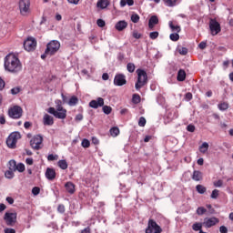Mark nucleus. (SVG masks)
Here are the masks:
<instances>
[{
    "label": "nucleus",
    "instance_id": "nucleus-1",
    "mask_svg": "<svg viewBox=\"0 0 233 233\" xmlns=\"http://www.w3.org/2000/svg\"><path fill=\"white\" fill-rule=\"evenodd\" d=\"M4 66L5 70H6V72H10L11 74H18V72L23 70L21 60H19V58L14 54H8L5 57Z\"/></svg>",
    "mask_w": 233,
    "mask_h": 233
},
{
    "label": "nucleus",
    "instance_id": "nucleus-2",
    "mask_svg": "<svg viewBox=\"0 0 233 233\" xmlns=\"http://www.w3.org/2000/svg\"><path fill=\"white\" fill-rule=\"evenodd\" d=\"M56 107H49L48 114H51L56 119H66V109L63 107L61 100H56Z\"/></svg>",
    "mask_w": 233,
    "mask_h": 233
},
{
    "label": "nucleus",
    "instance_id": "nucleus-3",
    "mask_svg": "<svg viewBox=\"0 0 233 233\" xmlns=\"http://www.w3.org/2000/svg\"><path fill=\"white\" fill-rule=\"evenodd\" d=\"M137 81L135 85V88L136 90H141V88H143V86L147 85L148 76H147V72L143 69H137Z\"/></svg>",
    "mask_w": 233,
    "mask_h": 233
},
{
    "label": "nucleus",
    "instance_id": "nucleus-4",
    "mask_svg": "<svg viewBox=\"0 0 233 233\" xmlns=\"http://www.w3.org/2000/svg\"><path fill=\"white\" fill-rule=\"evenodd\" d=\"M61 48V43L57 40H52L46 45V54H49V56H54L56 52H59Z\"/></svg>",
    "mask_w": 233,
    "mask_h": 233
},
{
    "label": "nucleus",
    "instance_id": "nucleus-5",
    "mask_svg": "<svg viewBox=\"0 0 233 233\" xmlns=\"http://www.w3.org/2000/svg\"><path fill=\"white\" fill-rule=\"evenodd\" d=\"M21 139L20 132H13L9 135L6 139V145L9 148H15V145H17V140Z\"/></svg>",
    "mask_w": 233,
    "mask_h": 233
},
{
    "label": "nucleus",
    "instance_id": "nucleus-6",
    "mask_svg": "<svg viewBox=\"0 0 233 233\" xmlns=\"http://www.w3.org/2000/svg\"><path fill=\"white\" fill-rule=\"evenodd\" d=\"M30 147L33 150H41L43 148V137L41 135L33 137L30 140Z\"/></svg>",
    "mask_w": 233,
    "mask_h": 233
},
{
    "label": "nucleus",
    "instance_id": "nucleus-7",
    "mask_svg": "<svg viewBox=\"0 0 233 233\" xmlns=\"http://www.w3.org/2000/svg\"><path fill=\"white\" fill-rule=\"evenodd\" d=\"M163 232V229L159 225H157V222L154 219H149L147 223V228H146V233H161Z\"/></svg>",
    "mask_w": 233,
    "mask_h": 233
},
{
    "label": "nucleus",
    "instance_id": "nucleus-8",
    "mask_svg": "<svg viewBox=\"0 0 233 233\" xmlns=\"http://www.w3.org/2000/svg\"><path fill=\"white\" fill-rule=\"evenodd\" d=\"M8 116L9 117H12V119H21L23 116V108L19 106H15L9 108Z\"/></svg>",
    "mask_w": 233,
    "mask_h": 233
},
{
    "label": "nucleus",
    "instance_id": "nucleus-9",
    "mask_svg": "<svg viewBox=\"0 0 233 233\" xmlns=\"http://www.w3.org/2000/svg\"><path fill=\"white\" fill-rule=\"evenodd\" d=\"M18 5L21 15H28L30 14V0H20Z\"/></svg>",
    "mask_w": 233,
    "mask_h": 233
},
{
    "label": "nucleus",
    "instance_id": "nucleus-10",
    "mask_svg": "<svg viewBox=\"0 0 233 233\" xmlns=\"http://www.w3.org/2000/svg\"><path fill=\"white\" fill-rule=\"evenodd\" d=\"M4 219L7 227H14V225H15V222L17 221V213L6 212L4 216Z\"/></svg>",
    "mask_w": 233,
    "mask_h": 233
},
{
    "label": "nucleus",
    "instance_id": "nucleus-11",
    "mask_svg": "<svg viewBox=\"0 0 233 233\" xmlns=\"http://www.w3.org/2000/svg\"><path fill=\"white\" fill-rule=\"evenodd\" d=\"M37 46V41L34 37H28L25 42H24V48L27 52H32L35 50V47Z\"/></svg>",
    "mask_w": 233,
    "mask_h": 233
},
{
    "label": "nucleus",
    "instance_id": "nucleus-12",
    "mask_svg": "<svg viewBox=\"0 0 233 233\" xmlns=\"http://www.w3.org/2000/svg\"><path fill=\"white\" fill-rule=\"evenodd\" d=\"M209 29L213 35H218L221 32V25L216 21V19H210L209 21Z\"/></svg>",
    "mask_w": 233,
    "mask_h": 233
},
{
    "label": "nucleus",
    "instance_id": "nucleus-13",
    "mask_svg": "<svg viewBox=\"0 0 233 233\" xmlns=\"http://www.w3.org/2000/svg\"><path fill=\"white\" fill-rule=\"evenodd\" d=\"M219 223V218L213 217V218H206L203 222V227L206 228H211V227H214Z\"/></svg>",
    "mask_w": 233,
    "mask_h": 233
},
{
    "label": "nucleus",
    "instance_id": "nucleus-14",
    "mask_svg": "<svg viewBox=\"0 0 233 233\" xmlns=\"http://www.w3.org/2000/svg\"><path fill=\"white\" fill-rule=\"evenodd\" d=\"M127 83V76L123 74L116 75L114 78V85L116 86H123Z\"/></svg>",
    "mask_w": 233,
    "mask_h": 233
},
{
    "label": "nucleus",
    "instance_id": "nucleus-15",
    "mask_svg": "<svg viewBox=\"0 0 233 233\" xmlns=\"http://www.w3.org/2000/svg\"><path fill=\"white\" fill-rule=\"evenodd\" d=\"M89 106L91 108H99V106H105V99L98 97L96 100H91L89 102Z\"/></svg>",
    "mask_w": 233,
    "mask_h": 233
},
{
    "label": "nucleus",
    "instance_id": "nucleus-16",
    "mask_svg": "<svg viewBox=\"0 0 233 233\" xmlns=\"http://www.w3.org/2000/svg\"><path fill=\"white\" fill-rule=\"evenodd\" d=\"M43 123L46 127H52L54 125V116L45 114L43 117Z\"/></svg>",
    "mask_w": 233,
    "mask_h": 233
},
{
    "label": "nucleus",
    "instance_id": "nucleus-17",
    "mask_svg": "<svg viewBox=\"0 0 233 233\" xmlns=\"http://www.w3.org/2000/svg\"><path fill=\"white\" fill-rule=\"evenodd\" d=\"M46 177L49 181H54V178L56 177V169L47 167L46 170Z\"/></svg>",
    "mask_w": 233,
    "mask_h": 233
},
{
    "label": "nucleus",
    "instance_id": "nucleus-18",
    "mask_svg": "<svg viewBox=\"0 0 233 233\" xmlns=\"http://www.w3.org/2000/svg\"><path fill=\"white\" fill-rule=\"evenodd\" d=\"M127 26H128V23L125 20H120L116 24L115 28L118 32H123Z\"/></svg>",
    "mask_w": 233,
    "mask_h": 233
},
{
    "label": "nucleus",
    "instance_id": "nucleus-19",
    "mask_svg": "<svg viewBox=\"0 0 233 233\" xmlns=\"http://www.w3.org/2000/svg\"><path fill=\"white\" fill-rule=\"evenodd\" d=\"M193 181H202L203 180V173L199 170L193 171L192 175Z\"/></svg>",
    "mask_w": 233,
    "mask_h": 233
},
{
    "label": "nucleus",
    "instance_id": "nucleus-20",
    "mask_svg": "<svg viewBox=\"0 0 233 233\" xmlns=\"http://www.w3.org/2000/svg\"><path fill=\"white\" fill-rule=\"evenodd\" d=\"M157 23H159V19L157 18V16L152 15L148 21V26H149L150 30H153L154 26H156V25H157Z\"/></svg>",
    "mask_w": 233,
    "mask_h": 233
},
{
    "label": "nucleus",
    "instance_id": "nucleus-21",
    "mask_svg": "<svg viewBox=\"0 0 233 233\" xmlns=\"http://www.w3.org/2000/svg\"><path fill=\"white\" fill-rule=\"evenodd\" d=\"M110 5V1L108 0H98L96 3L97 8H101V10H105V8Z\"/></svg>",
    "mask_w": 233,
    "mask_h": 233
},
{
    "label": "nucleus",
    "instance_id": "nucleus-22",
    "mask_svg": "<svg viewBox=\"0 0 233 233\" xmlns=\"http://www.w3.org/2000/svg\"><path fill=\"white\" fill-rule=\"evenodd\" d=\"M65 187L66 192L69 194H74V192H76V185H74L72 182H66Z\"/></svg>",
    "mask_w": 233,
    "mask_h": 233
},
{
    "label": "nucleus",
    "instance_id": "nucleus-23",
    "mask_svg": "<svg viewBox=\"0 0 233 233\" xmlns=\"http://www.w3.org/2000/svg\"><path fill=\"white\" fill-rule=\"evenodd\" d=\"M177 81H185V79H187V73L185 72V70L180 69L177 72Z\"/></svg>",
    "mask_w": 233,
    "mask_h": 233
},
{
    "label": "nucleus",
    "instance_id": "nucleus-24",
    "mask_svg": "<svg viewBox=\"0 0 233 233\" xmlns=\"http://www.w3.org/2000/svg\"><path fill=\"white\" fill-rule=\"evenodd\" d=\"M77 103H79V99L77 98V96H73L70 97L67 104L69 105V106H76Z\"/></svg>",
    "mask_w": 233,
    "mask_h": 233
},
{
    "label": "nucleus",
    "instance_id": "nucleus-25",
    "mask_svg": "<svg viewBox=\"0 0 233 233\" xmlns=\"http://www.w3.org/2000/svg\"><path fill=\"white\" fill-rule=\"evenodd\" d=\"M110 136H112V137H117V136H119V127H114L109 130Z\"/></svg>",
    "mask_w": 233,
    "mask_h": 233
},
{
    "label": "nucleus",
    "instance_id": "nucleus-26",
    "mask_svg": "<svg viewBox=\"0 0 233 233\" xmlns=\"http://www.w3.org/2000/svg\"><path fill=\"white\" fill-rule=\"evenodd\" d=\"M134 6V0H121L120 1V6L123 8L125 6Z\"/></svg>",
    "mask_w": 233,
    "mask_h": 233
},
{
    "label": "nucleus",
    "instance_id": "nucleus-27",
    "mask_svg": "<svg viewBox=\"0 0 233 233\" xmlns=\"http://www.w3.org/2000/svg\"><path fill=\"white\" fill-rule=\"evenodd\" d=\"M208 151V143L207 142L202 143V145L199 147V152H201V154H207Z\"/></svg>",
    "mask_w": 233,
    "mask_h": 233
},
{
    "label": "nucleus",
    "instance_id": "nucleus-28",
    "mask_svg": "<svg viewBox=\"0 0 233 233\" xmlns=\"http://www.w3.org/2000/svg\"><path fill=\"white\" fill-rule=\"evenodd\" d=\"M218 108L221 110V112H225V110H228V103L222 102L218 105Z\"/></svg>",
    "mask_w": 233,
    "mask_h": 233
},
{
    "label": "nucleus",
    "instance_id": "nucleus-29",
    "mask_svg": "<svg viewBox=\"0 0 233 233\" xmlns=\"http://www.w3.org/2000/svg\"><path fill=\"white\" fill-rule=\"evenodd\" d=\"M58 167L62 170H66V168H68V163L66 162V160H59Z\"/></svg>",
    "mask_w": 233,
    "mask_h": 233
},
{
    "label": "nucleus",
    "instance_id": "nucleus-30",
    "mask_svg": "<svg viewBox=\"0 0 233 233\" xmlns=\"http://www.w3.org/2000/svg\"><path fill=\"white\" fill-rule=\"evenodd\" d=\"M192 228L195 232L200 231L203 228V223L196 222L192 225Z\"/></svg>",
    "mask_w": 233,
    "mask_h": 233
},
{
    "label": "nucleus",
    "instance_id": "nucleus-31",
    "mask_svg": "<svg viewBox=\"0 0 233 233\" xmlns=\"http://www.w3.org/2000/svg\"><path fill=\"white\" fill-rule=\"evenodd\" d=\"M164 3L166 5V6H176V5H177V0H164Z\"/></svg>",
    "mask_w": 233,
    "mask_h": 233
},
{
    "label": "nucleus",
    "instance_id": "nucleus-32",
    "mask_svg": "<svg viewBox=\"0 0 233 233\" xmlns=\"http://www.w3.org/2000/svg\"><path fill=\"white\" fill-rule=\"evenodd\" d=\"M169 28H171L172 32H177V34L181 32V27L179 25H174L172 22H169Z\"/></svg>",
    "mask_w": 233,
    "mask_h": 233
},
{
    "label": "nucleus",
    "instance_id": "nucleus-33",
    "mask_svg": "<svg viewBox=\"0 0 233 233\" xmlns=\"http://www.w3.org/2000/svg\"><path fill=\"white\" fill-rule=\"evenodd\" d=\"M196 188L198 194H205L207 192V187H205L203 185H197Z\"/></svg>",
    "mask_w": 233,
    "mask_h": 233
},
{
    "label": "nucleus",
    "instance_id": "nucleus-34",
    "mask_svg": "<svg viewBox=\"0 0 233 233\" xmlns=\"http://www.w3.org/2000/svg\"><path fill=\"white\" fill-rule=\"evenodd\" d=\"M132 101L135 105H138V103H141V96L138 94H134Z\"/></svg>",
    "mask_w": 233,
    "mask_h": 233
},
{
    "label": "nucleus",
    "instance_id": "nucleus-35",
    "mask_svg": "<svg viewBox=\"0 0 233 233\" xmlns=\"http://www.w3.org/2000/svg\"><path fill=\"white\" fill-rule=\"evenodd\" d=\"M16 167H17V162H15V160L9 161V170H13L14 172H15Z\"/></svg>",
    "mask_w": 233,
    "mask_h": 233
},
{
    "label": "nucleus",
    "instance_id": "nucleus-36",
    "mask_svg": "<svg viewBox=\"0 0 233 233\" xmlns=\"http://www.w3.org/2000/svg\"><path fill=\"white\" fill-rule=\"evenodd\" d=\"M14 176H15L14 170H11V169L5 171V177L7 179H14Z\"/></svg>",
    "mask_w": 233,
    "mask_h": 233
},
{
    "label": "nucleus",
    "instance_id": "nucleus-37",
    "mask_svg": "<svg viewBox=\"0 0 233 233\" xmlns=\"http://www.w3.org/2000/svg\"><path fill=\"white\" fill-rule=\"evenodd\" d=\"M127 71H128L130 74H132V73H134L135 70H136V65H134V63H128V64L127 65Z\"/></svg>",
    "mask_w": 233,
    "mask_h": 233
},
{
    "label": "nucleus",
    "instance_id": "nucleus-38",
    "mask_svg": "<svg viewBox=\"0 0 233 233\" xmlns=\"http://www.w3.org/2000/svg\"><path fill=\"white\" fill-rule=\"evenodd\" d=\"M104 114H106V116L112 114V107L109 106H104L102 108Z\"/></svg>",
    "mask_w": 233,
    "mask_h": 233
},
{
    "label": "nucleus",
    "instance_id": "nucleus-39",
    "mask_svg": "<svg viewBox=\"0 0 233 233\" xmlns=\"http://www.w3.org/2000/svg\"><path fill=\"white\" fill-rule=\"evenodd\" d=\"M25 164H23V163H18L17 165H16V168H15V172H16V170H17V172H25Z\"/></svg>",
    "mask_w": 233,
    "mask_h": 233
},
{
    "label": "nucleus",
    "instance_id": "nucleus-40",
    "mask_svg": "<svg viewBox=\"0 0 233 233\" xmlns=\"http://www.w3.org/2000/svg\"><path fill=\"white\" fill-rule=\"evenodd\" d=\"M81 146L83 147V148H88L90 147V140L86 139V138H84L82 140Z\"/></svg>",
    "mask_w": 233,
    "mask_h": 233
},
{
    "label": "nucleus",
    "instance_id": "nucleus-41",
    "mask_svg": "<svg viewBox=\"0 0 233 233\" xmlns=\"http://www.w3.org/2000/svg\"><path fill=\"white\" fill-rule=\"evenodd\" d=\"M207 213V208H203V207H199L197 209V214L198 216H203V214Z\"/></svg>",
    "mask_w": 233,
    "mask_h": 233
},
{
    "label": "nucleus",
    "instance_id": "nucleus-42",
    "mask_svg": "<svg viewBox=\"0 0 233 233\" xmlns=\"http://www.w3.org/2000/svg\"><path fill=\"white\" fill-rule=\"evenodd\" d=\"M139 19H140V17H139V15H137V14H133L131 15L132 23H139Z\"/></svg>",
    "mask_w": 233,
    "mask_h": 233
},
{
    "label": "nucleus",
    "instance_id": "nucleus-43",
    "mask_svg": "<svg viewBox=\"0 0 233 233\" xmlns=\"http://www.w3.org/2000/svg\"><path fill=\"white\" fill-rule=\"evenodd\" d=\"M169 38L171 39V41H179V34L173 33L169 35Z\"/></svg>",
    "mask_w": 233,
    "mask_h": 233
},
{
    "label": "nucleus",
    "instance_id": "nucleus-44",
    "mask_svg": "<svg viewBox=\"0 0 233 233\" xmlns=\"http://www.w3.org/2000/svg\"><path fill=\"white\" fill-rule=\"evenodd\" d=\"M178 53L180 56H187V54H188V49L187 47H180L178 48Z\"/></svg>",
    "mask_w": 233,
    "mask_h": 233
},
{
    "label": "nucleus",
    "instance_id": "nucleus-45",
    "mask_svg": "<svg viewBox=\"0 0 233 233\" xmlns=\"http://www.w3.org/2000/svg\"><path fill=\"white\" fill-rule=\"evenodd\" d=\"M219 196V190L214 189L211 193V199H218V197Z\"/></svg>",
    "mask_w": 233,
    "mask_h": 233
},
{
    "label": "nucleus",
    "instance_id": "nucleus-46",
    "mask_svg": "<svg viewBox=\"0 0 233 233\" xmlns=\"http://www.w3.org/2000/svg\"><path fill=\"white\" fill-rule=\"evenodd\" d=\"M147 125V119L145 116H141L138 120V127H145Z\"/></svg>",
    "mask_w": 233,
    "mask_h": 233
},
{
    "label": "nucleus",
    "instance_id": "nucleus-47",
    "mask_svg": "<svg viewBox=\"0 0 233 233\" xmlns=\"http://www.w3.org/2000/svg\"><path fill=\"white\" fill-rule=\"evenodd\" d=\"M149 37H150V39H157V37H159V32H157V31L151 32L149 34Z\"/></svg>",
    "mask_w": 233,
    "mask_h": 233
},
{
    "label": "nucleus",
    "instance_id": "nucleus-48",
    "mask_svg": "<svg viewBox=\"0 0 233 233\" xmlns=\"http://www.w3.org/2000/svg\"><path fill=\"white\" fill-rule=\"evenodd\" d=\"M133 37L135 39H141V37L143 36V35H141L139 32H137V30L133 31L132 34Z\"/></svg>",
    "mask_w": 233,
    "mask_h": 233
},
{
    "label": "nucleus",
    "instance_id": "nucleus-49",
    "mask_svg": "<svg viewBox=\"0 0 233 233\" xmlns=\"http://www.w3.org/2000/svg\"><path fill=\"white\" fill-rule=\"evenodd\" d=\"M39 192H41V188H39L37 187H33L32 194L34 196H39Z\"/></svg>",
    "mask_w": 233,
    "mask_h": 233
},
{
    "label": "nucleus",
    "instance_id": "nucleus-50",
    "mask_svg": "<svg viewBox=\"0 0 233 233\" xmlns=\"http://www.w3.org/2000/svg\"><path fill=\"white\" fill-rule=\"evenodd\" d=\"M19 92H21V89L19 87H14V88L11 89V94L13 96H15V95L19 94Z\"/></svg>",
    "mask_w": 233,
    "mask_h": 233
},
{
    "label": "nucleus",
    "instance_id": "nucleus-51",
    "mask_svg": "<svg viewBox=\"0 0 233 233\" xmlns=\"http://www.w3.org/2000/svg\"><path fill=\"white\" fill-rule=\"evenodd\" d=\"M96 25H97V26H99L100 28H103V26H105V25H106L105 20H103V19H98V20L96 21Z\"/></svg>",
    "mask_w": 233,
    "mask_h": 233
},
{
    "label": "nucleus",
    "instance_id": "nucleus-52",
    "mask_svg": "<svg viewBox=\"0 0 233 233\" xmlns=\"http://www.w3.org/2000/svg\"><path fill=\"white\" fill-rule=\"evenodd\" d=\"M56 159H57V155L50 154L47 157L48 161H56Z\"/></svg>",
    "mask_w": 233,
    "mask_h": 233
},
{
    "label": "nucleus",
    "instance_id": "nucleus-53",
    "mask_svg": "<svg viewBox=\"0 0 233 233\" xmlns=\"http://www.w3.org/2000/svg\"><path fill=\"white\" fill-rule=\"evenodd\" d=\"M57 210L60 214H65V205L63 204L58 205Z\"/></svg>",
    "mask_w": 233,
    "mask_h": 233
},
{
    "label": "nucleus",
    "instance_id": "nucleus-54",
    "mask_svg": "<svg viewBox=\"0 0 233 233\" xmlns=\"http://www.w3.org/2000/svg\"><path fill=\"white\" fill-rule=\"evenodd\" d=\"M187 132H195V130H196V126L190 124V125H188V126L187 127Z\"/></svg>",
    "mask_w": 233,
    "mask_h": 233
},
{
    "label": "nucleus",
    "instance_id": "nucleus-55",
    "mask_svg": "<svg viewBox=\"0 0 233 233\" xmlns=\"http://www.w3.org/2000/svg\"><path fill=\"white\" fill-rule=\"evenodd\" d=\"M198 48H200V50H205L207 48V42H200Z\"/></svg>",
    "mask_w": 233,
    "mask_h": 233
},
{
    "label": "nucleus",
    "instance_id": "nucleus-56",
    "mask_svg": "<svg viewBox=\"0 0 233 233\" xmlns=\"http://www.w3.org/2000/svg\"><path fill=\"white\" fill-rule=\"evenodd\" d=\"M214 187H223V180H218V181L214 182Z\"/></svg>",
    "mask_w": 233,
    "mask_h": 233
},
{
    "label": "nucleus",
    "instance_id": "nucleus-57",
    "mask_svg": "<svg viewBox=\"0 0 233 233\" xmlns=\"http://www.w3.org/2000/svg\"><path fill=\"white\" fill-rule=\"evenodd\" d=\"M219 232H221V233H228V228L227 227H225V226H221L219 228Z\"/></svg>",
    "mask_w": 233,
    "mask_h": 233
},
{
    "label": "nucleus",
    "instance_id": "nucleus-58",
    "mask_svg": "<svg viewBox=\"0 0 233 233\" xmlns=\"http://www.w3.org/2000/svg\"><path fill=\"white\" fill-rule=\"evenodd\" d=\"M5 233H15V229L14 228H6L5 230H4Z\"/></svg>",
    "mask_w": 233,
    "mask_h": 233
},
{
    "label": "nucleus",
    "instance_id": "nucleus-59",
    "mask_svg": "<svg viewBox=\"0 0 233 233\" xmlns=\"http://www.w3.org/2000/svg\"><path fill=\"white\" fill-rule=\"evenodd\" d=\"M5 85L6 84L5 83V80H3V78L0 77V90H3Z\"/></svg>",
    "mask_w": 233,
    "mask_h": 233
},
{
    "label": "nucleus",
    "instance_id": "nucleus-60",
    "mask_svg": "<svg viewBox=\"0 0 233 233\" xmlns=\"http://www.w3.org/2000/svg\"><path fill=\"white\" fill-rule=\"evenodd\" d=\"M25 163L26 165H34V158H26Z\"/></svg>",
    "mask_w": 233,
    "mask_h": 233
},
{
    "label": "nucleus",
    "instance_id": "nucleus-61",
    "mask_svg": "<svg viewBox=\"0 0 233 233\" xmlns=\"http://www.w3.org/2000/svg\"><path fill=\"white\" fill-rule=\"evenodd\" d=\"M185 97L187 101H190L192 99V93H187Z\"/></svg>",
    "mask_w": 233,
    "mask_h": 233
},
{
    "label": "nucleus",
    "instance_id": "nucleus-62",
    "mask_svg": "<svg viewBox=\"0 0 233 233\" xmlns=\"http://www.w3.org/2000/svg\"><path fill=\"white\" fill-rule=\"evenodd\" d=\"M76 121H83V116L81 114H78L76 116Z\"/></svg>",
    "mask_w": 233,
    "mask_h": 233
},
{
    "label": "nucleus",
    "instance_id": "nucleus-63",
    "mask_svg": "<svg viewBox=\"0 0 233 233\" xmlns=\"http://www.w3.org/2000/svg\"><path fill=\"white\" fill-rule=\"evenodd\" d=\"M6 201L9 203V205H14V199L11 197H7Z\"/></svg>",
    "mask_w": 233,
    "mask_h": 233
},
{
    "label": "nucleus",
    "instance_id": "nucleus-64",
    "mask_svg": "<svg viewBox=\"0 0 233 233\" xmlns=\"http://www.w3.org/2000/svg\"><path fill=\"white\" fill-rule=\"evenodd\" d=\"M81 233H90V227L84 228Z\"/></svg>",
    "mask_w": 233,
    "mask_h": 233
}]
</instances>
